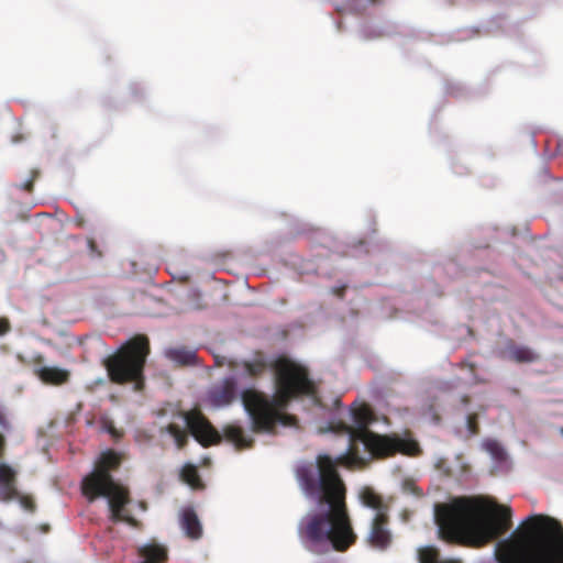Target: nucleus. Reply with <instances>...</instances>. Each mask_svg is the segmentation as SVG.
I'll return each instance as SVG.
<instances>
[{"label": "nucleus", "mask_w": 563, "mask_h": 563, "mask_svg": "<svg viewBox=\"0 0 563 563\" xmlns=\"http://www.w3.org/2000/svg\"><path fill=\"white\" fill-rule=\"evenodd\" d=\"M420 563H462L460 560H440L439 550L434 547H423L418 551Z\"/></svg>", "instance_id": "a211bd4d"}, {"label": "nucleus", "mask_w": 563, "mask_h": 563, "mask_svg": "<svg viewBox=\"0 0 563 563\" xmlns=\"http://www.w3.org/2000/svg\"><path fill=\"white\" fill-rule=\"evenodd\" d=\"M40 170L36 168H33L30 170V177L23 184L16 185L18 188L25 190L27 192H32L34 189V183L40 177Z\"/></svg>", "instance_id": "412c9836"}, {"label": "nucleus", "mask_w": 563, "mask_h": 563, "mask_svg": "<svg viewBox=\"0 0 563 563\" xmlns=\"http://www.w3.org/2000/svg\"><path fill=\"white\" fill-rule=\"evenodd\" d=\"M366 542L379 551H385L391 545L393 534L389 529V515L375 514L369 526Z\"/></svg>", "instance_id": "6e6552de"}, {"label": "nucleus", "mask_w": 563, "mask_h": 563, "mask_svg": "<svg viewBox=\"0 0 563 563\" xmlns=\"http://www.w3.org/2000/svg\"><path fill=\"white\" fill-rule=\"evenodd\" d=\"M148 353L150 342L145 335H135L125 342L103 362L110 380L120 385L136 382L139 387Z\"/></svg>", "instance_id": "423d86ee"}, {"label": "nucleus", "mask_w": 563, "mask_h": 563, "mask_svg": "<svg viewBox=\"0 0 563 563\" xmlns=\"http://www.w3.org/2000/svg\"><path fill=\"white\" fill-rule=\"evenodd\" d=\"M345 290L346 286L334 287L332 288V294L342 299L344 297Z\"/></svg>", "instance_id": "cd10ccee"}, {"label": "nucleus", "mask_w": 563, "mask_h": 563, "mask_svg": "<svg viewBox=\"0 0 563 563\" xmlns=\"http://www.w3.org/2000/svg\"><path fill=\"white\" fill-rule=\"evenodd\" d=\"M16 471L0 462V501H10L18 496Z\"/></svg>", "instance_id": "9d476101"}, {"label": "nucleus", "mask_w": 563, "mask_h": 563, "mask_svg": "<svg viewBox=\"0 0 563 563\" xmlns=\"http://www.w3.org/2000/svg\"><path fill=\"white\" fill-rule=\"evenodd\" d=\"M560 277L563 279V267L561 268Z\"/></svg>", "instance_id": "7c9ffc66"}, {"label": "nucleus", "mask_w": 563, "mask_h": 563, "mask_svg": "<svg viewBox=\"0 0 563 563\" xmlns=\"http://www.w3.org/2000/svg\"><path fill=\"white\" fill-rule=\"evenodd\" d=\"M466 428L470 437L477 435L479 433L478 415L470 413L466 418Z\"/></svg>", "instance_id": "4be33fe9"}, {"label": "nucleus", "mask_w": 563, "mask_h": 563, "mask_svg": "<svg viewBox=\"0 0 563 563\" xmlns=\"http://www.w3.org/2000/svg\"><path fill=\"white\" fill-rule=\"evenodd\" d=\"M506 357L515 363H534L540 355L526 345L510 344L505 351Z\"/></svg>", "instance_id": "ddd939ff"}, {"label": "nucleus", "mask_w": 563, "mask_h": 563, "mask_svg": "<svg viewBox=\"0 0 563 563\" xmlns=\"http://www.w3.org/2000/svg\"><path fill=\"white\" fill-rule=\"evenodd\" d=\"M484 448L496 461L505 460V457H506L505 450L497 441L486 440L484 442Z\"/></svg>", "instance_id": "aec40b11"}, {"label": "nucleus", "mask_w": 563, "mask_h": 563, "mask_svg": "<svg viewBox=\"0 0 563 563\" xmlns=\"http://www.w3.org/2000/svg\"><path fill=\"white\" fill-rule=\"evenodd\" d=\"M0 428L5 432L12 430V424L2 407H0Z\"/></svg>", "instance_id": "393cba45"}, {"label": "nucleus", "mask_w": 563, "mask_h": 563, "mask_svg": "<svg viewBox=\"0 0 563 563\" xmlns=\"http://www.w3.org/2000/svg\"><path fill=\"white\" fill-rule=\"evenodd\" d=\"M180 476L181 479L192 488L197 489L203 486L198 470L192 464L184 465V467L181 468Z\"/></svg>", "instance_id": "6ab92c4d"}, {"label": "nucleus", "mask_w": 563, "mask_h": 563, "mask_svg": "<svg viewBox=\"0 0 563 563\" xmlns=\"http://www.w3.org/2000/svg\"><path fill=\"white\" fill-rule=\"evenodd\" d=\"M223 435L232 442L238 449L250 448L253 440L245 437L241 427L229 424L223 428Z\"/></svg>", "instance_id": "dca6fc26"}, {"label": "nucleus", "mask_w": 563, "mask_h": 563, "mask_svg": "<svg viewBox=\"0 0 563 563\" xmlns=\"http://www.w3.org/2000/svg\"><path fill=\"white\" fill-rule=\"evenodd\" d=\"M121 464V456L114 451L103 452L96 468L84 477L81 483L82 494L92 501L98 497H107L110 508V520L123 521L131 527L139 528L140 521L125 514V506L130 503L129 489L114 482L111 472Z\"/></svg>", "instance_id": "39448f33"}, {"label": "nucleus", "mask_w": 563, "mask_h": 563, "mask_svg": "<svg viewBox=\"0 0 563 563\" xmlns=\"http://www.w3.org/2000/svg\"><path fill=\"white\" fill-rule=\"evenodd\" d=\"M360 498L364 506L374 509L376 514L388 515L389 506L373 488L364 487L361 492Z\"/></svg>", "instance_id": "4468645a"}, {"label": "nucleus", "mask_w": 563, "mask_h": 563, "mask_svg": "<svg viewBox=\"0 0 563 563\" xmlns=\"http://www.w3.org/2000/svg\"><path fill=\"white\" fill-rule=\"evenodd\" d=\"M180 525L185 534L191 540H198L202 536V527L197 514L192 508L184 509L180 518Z\"/></svg>", "instance_id": "f8f14e48"}, {"label": "nucleus", "mask_w": 563, "mask_h": 563, "mask_svg": "<svg viewBox=\"0 0 563 563\" xmlns=\"http://www.w3.org/2000/svg\"><path fill=\"white\" fill-rule=\"evenodd\" d=\"M18 499L20 505L27 511L34 512L36 509L35 501L32 496L30 495H22L18 492V496L14 498Z\"/></svg>", "instance_id": "5701e85b"}, {"label": "nucleus", "mask_w": 563, "mask_h": 563, "mask_svg": "<svg viewBox=\"0 0 563 563\" xmlns=\"http://www.w3.org/2000/svg\"><path fill=\"white\" fill-rule=\"evenodd\" d=\"M238 383L234 377H225L213 385L207 394V402L213 408H223L238 399Z\"/></svg>", "instance_id": "1a4fd4ad"}, {"label": "nucleus", "mask_w": 563, "mask_h": 563, "mask_svg": "<svg viewBox=\"0 0 563 563\" xmlns=\"http://www.w3.org/2000/svg\"><path fill=\"white\" fill-rule=\"evenodd\" d=\"M48 530H49V526L48 525H42L41 526V531L42 532H48Z\"/></svg>", "instance_id": "c756f323"}, {"label": "nucleus", "mask_w": 563, "mask_h": 563, "mask_svg": "<svg viewBox=\"0 0 563 563\" xmlns=\"http://www.w3.org/2000/svg\"><path fill=\"white\" fill-rule=\"evenodd\" d=\"M36 375L47 385H63L70 377L69 371L56 366H43L36 369Z\"/></svg>", "instance_id": "9b49d317"}, {"label": "nucleus", "mask_w": 563, "mask_h": 563, "mask_svg": "<svg viewBox=\"0 0 563 563\" xmlns=\"http://www.w3.org/2000/svg\"><path fill=\"white\" fill-rule=\"evenodd\" d=\"M5 450H7V439L2 433H0V459H2L4 456Z\"/></svg>", "instance_id": "bb28decb"}, {"label": "nucleus", "mask_w": 563, "mask_h": 563, "mask_svg": "<svg viewBox=\"0 0 563 563\" xmlns=\"http://www.w3.org/2000/svg\"><path fill=\"white\" fill-rule=\"evenodd\" d=\"M184 419L188 431L176 423H169L165 427V431L174 438L178 449L181 450L186 446L188 432L203 448L219 444L222 441L220 432L212 426L200 409L194 408L184 412Z\"/></svg>", "instance_id": "0eeeda50"}, {"label": "nucleus", "mask_w": 563, "mask_h": 563, "mask_svg": "<svg viewBox=\"0 0 563 563\" xmlns=\"http://www.w3.org/2000/svg\"><path fill=\"white\" fill-rule=\"evenodd\" d=\"M461 367H468L471 371H474L475 364L464 362L461 364Z\"/></svg>", "instance_id": "c85d7f7f"}, {"label": "nucleus", "mask_w": 563, "mask_h": 563, "mask_svg": "<svg viewBox=\"0 0 563 563\" xmlns=\"http://www.w3.org/2000/svg\"><path fill=\"white\" fill-rule=\"evenodd\" d=\"M350 417L352 424L342 419H333L325 429L347 435L349 443L344 453L335 459L325 453L318 454L314 462L302 463L296 470L297 481L305 495L318 505V510L308 512L298 525L299 539L312 552L329 549L345 552L357 540L346 506V488L338 468L364 465L361 444L363 451L374 457H387L396 453L415 455L419 452L415 440L371 431L368 427L375 421V416L369 405L353 404Z\"/></svg>", "instance_id": "f257e3e1"}, {"label": "nucleus", "mask_w": 563, "mask_h": 563, "mask_svg": "<svg viewBox=\"0 0 563 563\" xmlns=\"http://www.w3.org/2000/svg\"><path fill=\"white\" fill-rule=\"evenodd\" d=\"M87 245L89 250V255L92 258H101L103 256L102 250L98 246L97 242L93 239L87 240Z\"/></svg>", "instance_id": "b1692460"}, {"label": "nucleus", "mask_w": 563, "mask_h": 563, "mask_svg": "<svg viewBox=\"0 0 563 563\" xmlns=\"http://www.w3.org/2000/svg\"><path fill=\"white\" fill-rule=\"evenodd\" d=\"M139 555L143 559L140 563H164L167 560V551L158 544H146L139 549Z\"/></svg>", "instance_id": "2eb2a0df"}, {"label": "nucleus", "mask_w": 563, "mask_h": 563, "mask_svg": "<svg viewBox=\"0 0 563 563\" xmlns=\"http://www.w3.org/2000/svg\"><path fill=\"white\" fill-rule=\"evenodd\" d=\"M243 374L256 379L269 369L274 371L276 394L268 396L253 388L241 393L243 406L252 420L255 432H272L277 423L291 426L295 418L284 412L289 402L300 396H310L319 402L317 389L306 367L292 360L279 356L269 362L263 352L240 363Z\"/></svg>", "instance_id": "f03ea898"}, {"label": "nucleus", "mask_w": 563, "mask_h": 563, "mask_svg": "<svg viewBox=\"0 0 563 563\" xmlns=\"http://www.w3.org/2000/svg\"><path fill=\"white\" fill-rule=\"evenodd\" d=\"M499 563H563V527L544 515L528 517L496 544Z\"/></svg>", "instance_id": "20e7f679"}, {"label": "nucleus", "mask_w": 563, "mask_h": 563, "mask_svg": "<svg viewBox=\"0 0 563 563\" xmlns=\"http://www.w3.org/2000/svg\"><path fill=\"white\" fill-rule=\"evenodd\" d=\"M10 330V321L7 318H0V336L7 334Z\"/></svg>", "instance_id": "a878e982"}, {"label": "nucleus", "mask_w": 563, "mask_h": 563, "mask_svg": "<svg viewBox=\"0 0 563 563\" xmlns=\"http://www.w3.org/2000/svg\"><path fill=\"white\" fill-rule=\"evenodd\" d=\"M511 516L510 507L499 504L474 516L473 507L466 499L438 504L434 508L441 539L473 548L484 547L510 530Z\"/></svg>", "instance_id": "7ed1b4c3"}, {"label": "nucleus", "mask_w": 563, "mask_h": 563, "mask_svg": "<svg viewBox=\"0 0 563 563\" xmlns=\"http://www.w3.org/2000/svg\"><path fill=\"white\" fill-rule=\"evenodd\" d=\"M167 356L179 365H192L197 360V354L186 349H172L167 352Z\"/></svg>", "instance_id": "f3484780"}]
</instances>
